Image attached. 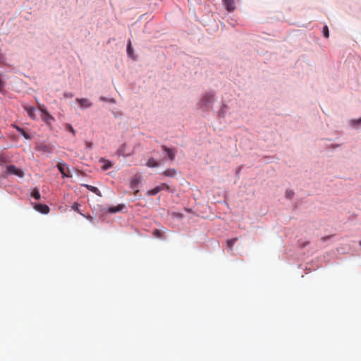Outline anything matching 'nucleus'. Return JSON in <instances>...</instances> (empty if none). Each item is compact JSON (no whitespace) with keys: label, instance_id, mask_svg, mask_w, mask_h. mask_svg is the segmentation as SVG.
Wrapping results in <instances>:
<instances>
[{"label":"nucleus","instance_id":"nucleus-31","mask_svg":"<svg viewBox=\"0 0 361 361\" xmlns=\"http://www.w3.org/2000/svg\"><path fill=\"white\" fill-rule=\"evenodd\" d=\"M72 208L73 210L75 211H78V204L75 203L73 206H72Z\"/></svg>","mask_w":361,"mask_h":361},{"label":"nucleus","instance_id":"nucleus-6","mask_svg":"<svg viewBox=\"0 0 361 361\" xmlns=\"http://www.w3.org/2000/svg\"><path fill=\"white\" fill-rule=\"evenodd\" d=\"M223 5L229 13L233 12L236 8L235 0H222Z\"/></svg>","mask_w":361,"mask_h":361},{"label":"nucleus","instance_id":"nucleus-7","mask_svg":"<svg viewBox=\"0 0 361 361\" xmlns=\"http://www.w3.org/2000/svg\"><path fill=\"white\" fill-rule=\"evenodd\" d=\"M6 173L8 174L16 175L20 178H22L24 176V173L22 170L18 169V168H16L15 166H13V165H10V166H7Z\"/></svg>","mask_w":361,"mask_h":361},{"label":"nucleus","instance_id":"nucleus-22","mask_svg":"<svg viewBox=\"0 0 361 361\" xmlns=\"http://www.w3.org/2000/svg\"><path fill=\"white\" fill-rule=\"evenodd\" d=\"M121 209H122V206L118 205L116 207H113L109 208V212L110 213H116V212H120Z\"/></svg>","mask_w":361,"mask_h":361},{"label":"nucleus","instance_id":"nucleus-5","mask_svg":"<svg viewBox=\"0 0 361 361\" xmlns=\"http://www.w3.org/2000/svg\"><path fill=\"white\" fill-rule=\"evenodd\" d=\"M57 169L62 174V177L63 178L71 177V175L68 173L69 172V167L65 162H59L57 164Z\"/></svg>","mask_w":361,"mask_h":361},{"label":"nucleus","instance_id":"nucleus-27","mask_svg":"<svg viewBox=\"0 0 361 361\" xmlns=\"http://www.w3.org/2000/svg\"><path fill=\"white\" fill-rule=\"evenodd\" d=\"M294 192L291 190H287L286 192V197L288 199H291L293 197Z\"/></svg>","mask_w":361,"mask_h":361},{"label":"nucleus","instance_id":"nucleus-33","mask_svg":"<svg viewBox=\"0 0 361 361\" xmlns=\"http://www.w3.org/2000/svg\"><path fill=\"white\" fill-rule=\"evenodd\" d=\"M360 243V245L361 246V241H360V243Z\"/></svg>","mask_w":361,"mask_h":361},{"label":"nucleus","instance_id":"nucleus-23","mask_svg":"<svg viewBox=\"0 0 361 361\" xmlns=\"http://www.w3.org/2000/svg\"><path fill=\"white\" fill-rule=\"evenodd\" d=\"M31 195L37 200L40 199V193L39 191L37 189H35L32 192Z\"/></svg>","mask_w":361,"mask_h":361},{"label":"nucleus","instance_id":"nucleus-18","mask_svg":"<svg viewBox=\"0 0 361 361\" xmlns=\"http://www.w3.org/2000/svg\"><path fill=\"white\" fill-rule=\"evenodd\" d=\"M101 162L104 164L102 169L104 171L108 170L112 166V163L110 161L102 159Z\"/></svg>","mask_w":361,"mask_h":361},{"label":"nucleus","instance_id":"nucleus-30","mask_svg":"<svg viewBox=\"0 0 361 361\" xmlns=\"http://www.w3.org/2000/svg\"><path fill=\"white\" fill-rule=\"evenodd\" d=\"M154 234L156 237L157 238H161V234H160V232L158 231V230H155L154 231Z\"/></svg>","mask_w":361,"mask_h":361},{"label":"nucleus","instance_id":"nucleus-21","mask_svg":"<svg viewBox=\"0 0 361 361\" xmlns=\"http://www.w3.org/2000/svg\"><path fill=\"white\" fill-rule=\"evenodd\" d=\"M99 100L101 102H109L111 104H116V100L114 98H107V97L102 96L99 97Z\"/></svg>","mask_w":361,"mask_h":361},{"label":"nucleus","instance_id":"nucleus-1","mask_svg":"<svg viewBox=\"0 0 361 361\" xmlns=\"http://www.w3.org/2000/svg\"><path fill=\"white\" fill-rule=\"evenodd\" d=\"M215 100L216 97L214 92H207L200 100V105L202 108L207 109L212 106Z\"/></svg>","mask_w":361,"mask_h":361},{"label":"nucleus","instance_id":"nucleus-4","mask_svg":"<svg viewBox=\"0 0 361 361\" xmlns=\"http://www.w3.org/2000/svg\"><path fill=\"white\" fill-rule=\"evenodd\" d=\"M75 102L78 104L80 109L85 110L92 106V102L87 98H76Z\"/></svg>","mask_w":361,"mask_h":361},{"label":"nucleus","instance_id":"nucleus-28","mask_svg":"<svg viewBox=\"0 0 361 361\" xmlns=\"http://www.w3.org/2000/svg\"><path fill=\"white\" fill-rule=\"evenodd\" d=\"M63 96L65 98H72L73 97V94L71 92H65Z\"/></svg>","mask_w":361,"mask_h":361},{"label":"nucleus","instance_id":"nucleus-16","mask_svg":"<svg viewBox=\"0 0 361 361\" xmlns=\"http://www.w3.org/2000/svg\"><path fill=\"white\" fill-rule=\"evenodd\" d=\"M177 172L173 169L166 170L163 172V174L166 176L173 178L176 175Z\"/></svg>","mask_w":361,"mask_h":361},{"label":"nucleus","instance_id":"nucleus-13","mask_svg":"<svg viewBox=\"0 0 361 361\" xmlns=\"http://www.w3.org/2000/svg\"><path fill=\"white\" fill-rule=\"evenodd\" d=\"M145 166H147L149 168H156L159 167L160 166V164L154 158H149L145 164Z\"/></svg>","mask_w":361,"mask_h":361},{"label":"nucleus","instance_id":"nucleus-10","mask_svg":"<svg viewBox=\"0 0 361 361\" xmlns=\"http://www.w3.org/2000/svg\"><path fill=\"white\" fill-rule=\"evenodd\" d=\"M24 109L27 111L28 116L33 120H37V116L35 114L36 112V109L33 106H28V105H25L24 106Z\"/></svg>","mask_w":361,"mask_h":361},{"label":"nucleus","instance_id":"nucleus-11","mask_svg":"<svg viewBox=\"0 0 361 361\" xmlns=\"http://www.w3.org/2000/svg\"><path fill=\"white\" fill-rule=\"evenodd\" d=\"M34 207H35V209L37 212H40V213H42V214H48V213H49V207H48L47 205H46V204H36Z\"/></svg>","mask_w":361,"mask_h":361},{"label":"nucleus","instance_id":"nucleus-29","mask_svg":"<svg viewBox=\"0 0 361 361\" xmlns=\"http://www.w3.org/2000/svg\"><path fill=\"white\" fill-rule=\"evenodd\" d=\"M4 89V82L3 80L0 78V92H2Z\"/></svg>","mask_w":361,"mask_h":361},{"label":"nucleus","instance_id":"nucleus-32","mask_svg":"<svg viewBox=\"0 0 361 361\" xmlns=\"http://www.w3.org/2000/svg\"><path fill=\"white\" fill-rule=\"evenodd\" d=\"M87 146L90 148H91L92 147V143H87Z\"/></svg>","mask_w":361,"mask_h":361},{"label":"nucleus","instance_id":"nucleus-14","mask_svg":"<svg viewBox=\"0 0 361 361\" xmlns=\"http://www.w3.org/2000/svg\"><path fill=\"white\" fill-rule=\"evenodd\" d=\"M349 122L350 126L355 129L361 128V117L359 118L351 119Z\"/></svg>","mask_w":361,"mask_h":361},{"label":"nucleus","instance_id":"nucleus-15","mask_svg":"<svg viewBox=\"0 0 361 361\" xmlns=\"http://www.w3.org/2000/svg\"><path fill=\"white\" fill-rule=\"evenodd\" d=\"M140 183V180L138 178H135L130 181V188L135 192H138V185Z\"/></svg>","mask_w":361,"mask_h":361},{"label":"nucleus","instance_id":"nucleus-19","mask_svg":"<svg viewBox=\"0 0 361 361\" xmlns=\"http://www.w3.org/2000/svg\"><path fill=\"white\" fill-rule=\"evenodd\" d=\"M228 106L226 104H222L219 111V115L220 117L224 118L227 114Z\"/></svg>","mask_w":361,"mask_h":361},{"label":"nucleus","instance_id":"nucleus-2","mask_svg":"<svg viewBox=\"0 0 361 361\" xmlns=\"http://www.w3.org/2000/svg\"><path fill=\"white\" fill-rule=\"evenodd\" d=\"M134 147L128 144H123L117 150L118 156L128 157L133 154Z\"/></svg>","mask_w":361,"mask_h":361},{"label":"nucleus","instance_id":"nucleus-25","mask_svg":"<svg viewBox=\"0 0 361 361\" xmlns=\"http://www.w3.org/2000/svg\"><path fill=\"white\" fill-rule=\"evenodd\" d=\"M323 35L325 37L328 38L329 36V31L327 25H324L322 30Z\"/></svg>","mask_w":361,"mask_h":361},{"label":"nucleus","instance_id":"nucleus-17","mask_svg":"<svg viewBox=\"0 0 361 361\" xmlns=\"http://www.w3.org/2000/svg\"><path fill=\"white\" fill-rule=\"evenodd\" d=\"M127 53H128V55L129 57L135 59V56H134V53H133V49L131 46V42L130 41L128 42V45H127Z\"/></svg>","mask_w":361,"mask_h":361},{"label":"nucleus","instance_id":"nucleus-20","mask_svg":"<svg viewBox=\"0 0 361 361\" xmlns=\"http://www.w3.org/2000/svg\"><path fill=\"white\" fill-rule=\"evenodd\" d=\"M17 130L23 136L26 140L30 139V136L23 128L16 127Z\"/></svg>","mask_w":361,"mask_h":361},{"label":"nucleus","instance_id":"nucleus-9","mask_svg":"<svg viewBox=\"0 0 361 361\" xmlns=\"http://www.w3.org/2000/svg\"><path fill=\"white\" fill-rule=\"evenodd\" d=\"M164 189H166L168 190L169 189V187L165 183H161V185L155 187L153 189H151V190H149L147 192V194L148 195H157L158 192H159L161 190H164Z\"/></svg>","mask_w":361,"mask_h":361},{"label":"nucleus","instance_id":"nucleus-26","mask_svg":"<svg viewBox=\"0 0 361 361\" xmlns=\"http://www.w3.org/2000/svg\"><path fill=\"white\" fill-rule=\"evenodd\" d=\"M237 240V238H232L227 240V245L228 247H230L231 250H232V247L234 245Z\"/></svg>","mask_w":361,"mask_h":361},{"label":"nucleus","instance_id":"nucleus-12","mask_svg":"<svg viewBox=\"0 0 361 361\" xmlns=\"http://www.w3.org/2000/svg\"><path fill=\"white\" fill-rule=\"evenodd\" d=\"M82 186L86 188L88 190L94 192L97 195L102 197L101 192L97 187H94V186H92V185H90L88 184H82Z\"/></svg>","mask_w":361,"mask_h":361},{"label":"nucleus","instance_id":"nucleus-3","mask_svg":"<svg viewBox=\"0 0 361 361\" xmlns=\"http://www.w3.org/2000/svg\"><path fill=\"white\" fill-rule=\"evenodd\" d=\"M39 109L42 113V121L47 125H50L54 121V118L47 111V109L43 105L39 104Z\"/></svg>","mask_w":361,"mask_h":361},{"label":"nucleus","instance_id":"nucleus-24","mask_svg":"<svg viewBox=\"0 0 361 361\" xmlns=\"http://www.w3.org/2000/svg\"><path fill=\"white\" fill-rule=\"evenodd\" d=\"M65 128H66V130H68V132H70L71 134L75 135V130L71 124H69V123L66 124Z\"/></svg>","mask_w":361,"mask_h":361},{"label":"nucleus","instance_id":"nucleus-8","mask_svg":"<svg viewBox=\"0 0 361 361\" xmlns=\"http://www.w3.org/2000/svg\"><path fill=\"white\" fill-rule=\"evenodd\" d=\"M164 154L166 156L167 159L170 161H173L176 157V151L173 148H169L165 146L161 147Z\"/></svg>","mask_w":361,"mask_h":361}]
</instances>
